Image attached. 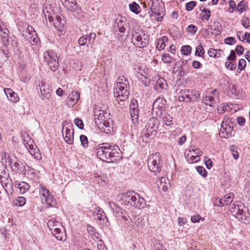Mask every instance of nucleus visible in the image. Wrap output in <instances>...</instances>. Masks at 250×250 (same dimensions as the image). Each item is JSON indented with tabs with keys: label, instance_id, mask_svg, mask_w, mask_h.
<instances>
[{
	"label": "nucleus",
	"instance_id": "obj_1",
	"mask_svg": "<svg viewBox=\"0 0 250 250\" xmlns=\"http://www.w3.org/2000/svg\"><path fill=\"white\" fill-rule=\"evenodd\" d=\"M116 87L114 89V94L116 100L121 105H125L128 104L127 101L129 95V84L127 78L124 76L118 77Z\"/></svg>",
	"mask_w": 250,
	"mask_h": 250
},
{
	"label": "nucleus",
	"instance_id": "obj_2",
	"mask_svg": "<svg viewBox=\"0 0 250 250\" xmlns=\"http://www.w3.org/2000/svg\"><path fill=\"white\" fill-rule=\"evenodd\" d=\"M117 199L122 201L126 206H134L139 208H144L146 202L145 200L140 196V195L134 191H128L117 195Z\"/></svg>",
	"mask_w": 250,
	"mask_h": 250
},
{
	"label": "nucleus",
	"instance_id": "obj_3",
	"mask_svg": "<svg viewBox=\"0 0 250 250\" xmlns=\"http://www.w3.org/2000/svg\"><path fill=\"white\" fill-rule=\"evenodd\" d=\"M230 211L232 215L235 216L238 220L245 224L250 223V213L248 208L241 202L232 204L230 208Z\"/></svg>",
	"mask_w": 250,
	"mask_h": 250
},
{
	"label": "nucleus",
	"instance_id": "obj_4",
	"mask_svg": "<svg viewBox=\"0 0 250 250\" xmlns=\"http://www.w3.org/2000/svg\"><path fill=\"white\" fill-rule=\"evenodd\" d=\"M117 149L119 150L117 146H112L107 143H103L97 149V155L103 161L109 162V161H112L111 158L114 157L113 151Z\"/></svg>",
	"mask_w": 250,
	"mask_h": 250
},
{
	"label": "nucleus",
	"instance_id": "obj_5",
	"mask_svg": "<svg viewBox=\"0 0 250 250\" xmlns=\"http://www.w3.org/2000/svg\"><path fill=\"white\" fill-rule=\"evenodd\" d=\"M110 114L104 110L98 109L94 111V121L95 124L98 125L100 129H104L105 132V130L104 127L108 128L107 131H109Z\"/></svg>",
	"mask_w": 250,
	"mask_h": 250
},
{
	"label": "nucleus",
	"instance_id": "obj_6",
	"mask_svg": "<svg viewBox=\"0 0 250 250\" xmlns=\"http://www.w3.org/2000/svg\"><path fill=\"white\" fill-rule=\"evenodd\" d=\"M132 42L137 47L143 48L149 43V37L143 30H138L132 32Z\"/></svg>",
	"mask_w": 250,
	"mask_h": 250
},
{
	"label": "nucleus",
	"instance_id": "obj_7",
	"mask_svg": "<svg viewBox=\"0 0 250 250\" xmlns=\"http://www.w3.org/2000/svg\"><path fill=\"white\" fill-rule=\"evenodd\" d=\"M235 120L225 117L221 124L219 135L221 138L228 139L231 136V133L235 124Z\"/></svg>",
	"mask_w": 250,
	"mask_h": 250
},
{
	"label": "nucleus",
	"instance_id": "obj_8",
	"mask_svg": "<svg viewBox=\"0 0 250 250\" xmlns=\"http://www.w3.org/2000/svg\"><path fill=\"white\" fill-rule=\"evenodd\" d=\"M127 26V23L125 18H117L115 21L114 30L115 32L119 31L118 34V38L121 41H125L126 36L128 35V32L125 33L126 27Z\"/></svg>",
	"mask_w": 250,
	"mask_h": 250
},
{
	"label": "nucleus",
	"instance_id": "obj_9",
	"mask_svg": "<svg viewBox=\"0 0 250 250\" xmlns=\"http://www.w3.org/2000/svg\"><path fill=\"white\" fill-rule=\"evenodd\" d=\"M148 168L151 171L156 172L161 170L162 161L160 153H155L151 154L147 159Z\"/></svg>",
	"mask_w": 250,
	"mask_h": 250
},
{
	"label": "nucleus",
	"instance_id": "obj_10",
	"mask_svg": "<svg viewBox=\"0 0 250 250\" xmlns=\"http://www.w3.org/2000/svg\"><path fill=\"white\" fill-rule=\"evenodd\" d=\"M43 13L45 19H48L50 22H53L54 27L57 30L60 31L61 33L63 31V21L62 20L61 17L55 15L53 16L48 10L46 11L45 9L43 10Z\"/></svg>",
	"mask_w": 250,
	"mask_h": 250
},
{
	"label": "nucleus",
	"instance_id": "obj_11",
	"mask_svg": "<svg viewBox=\"0 0 250 250\" xmlns=\"http://www.w3.org/2000/svg\"><path fill=\"white\" fill-rule=\"evenodd\" d=\"M202 154L201 150L195 146H190L188 150L185 152L187 161L189 164L196 163L200 160V156Z\"/></svg>",
	"mask_w": 250,
	"mask_h": 250
},
{
	"label": "nucleus",
	"instance_id": "obj_12",
	"mask_svg": "<svg viewBox=\"0 0 250 250\" xmlns=\"http://www.w3.org/2000/svg\"><path fill=\"white\" fill-rule=\"evenodd\" d=\"M166 100L163 98L159 97L157 98L152 105V112L158 116L162 114V110L165 108Z\"/></svg>",
	"mask_w": 250,
	"mask_h": 250
},
{
	"label": "nucleus",
	"instance_id": "obj_13",
	"mask_svg": "<svg viewBox=\"0 0 250 250\" xmlns=\"http://www.w3.org/2000/svg\"><path fill=\"white\" fill-rule=\"evenodd\" d=\"M39 191L41 197L43 202H45L46 204L51 206L53 203L54 198L53 196L50 194L48 189H46L43 186L40 185Z\"/></svg>",
	"mask_w": 250,
	"mask_h": 250
},
{
	"label": "nucleus",
	"instance_id": "obj_14",
	"mask_svg": "<svg viewBox=\"0 0 250 250\" xmlns=\"http://www.w3.org/2000/svg\"><path fill=\"white\" fill-rule=\"evenodd\" d=\"M137 100L133 99L131 100L129 105L130 114L133 124L138 123L139 111Z\"/></svg>",
	"mask_w": 250,
	"mask_h": 250
},
{
	"label": "nucleus",
	"instance_id": "obj_15",
	"mask_svg": "<svg viewBox=\"0 0 250 250\" xmlns=\"http://www.w3.org/2000/svg\"><path fill=\"white\" fill-rule=\"evenodd\" d=\"M154 2H152V5L150 7V11L154 16H158L157 21H161L163 19V17L165 14V9L164 5L157 4L153 5Z\"/></svg>",
	"mask_w": 250,
	"mask_h": 250
},
{
	"label": "nucleus",
	"instance_id": "obj_16",
	"mask_svg": "<svg viewBox=\"0 0 250 250\" xmlns=\"http://www.w3.org/2000/svg\"><path fill=\"white\" fill-rule=\"evenodd\" d=\"M218 93L215 90L207 94L203 98V102L207 105L212 106L218 98Z\"/></svg>",
	"mask_w": 250,
	"mask_h": 250
},
{
	"label": "nucleus",
	"instance_id": "obj_17",
	"mask_svg": "<svg viewBox=\"0 0 250 250\" xmlns=\"http://www.w3.org/2000/svg\"><path fill=\"white\" fill-rule=\"evenodd\" d=\"M61 227L63 228L61 223L56 221L52 233L58 240H65L66 235L65 234V232L61 230Z\"/></svg>",
	"mask_w": 250,
	"mask_h": 250
},
{
	"label": "nucleus",
	"instance_id": "obj_18",
	"mask_svg": "<svg viewBox=\"0 0 250 250\" xmlns=\"http://www.w3.org/2000/svg\"><path fill=\"white\" fill-rule=\"evenodd\" d=\"M25 147L28 149L30 153L35 158L39 159L41 158L40 150L35 142H26L24 144Z\"/></svg>",
	"mask_w": 250,
	"mask_h": 250
},
{
	"label": "nucleus",
	"instance_id": "obj_19",
	"mask_svg": "<svg viewBox=\"0 0 250 250\" xmlns=\"http://www.w3.org/2000/svg\"><path fill=\"white\" fill-rule=\"evenodd\" d=\"M0 181L3 187L4 188L5 191L8 194V188L9 187L10 189L12 188L11 180L9 174L5 169L4 170V175L0 174Z\"/></svg>",
	"mask_w": 250,
	"mask_h": 250
},
{
	"label": "nucleus",
	"instance_id": "obj_20",
	"mask_svg": "<svg viewBox=\"0 0 250 250\" xmlns=\"http://www.w3.org/2000/svg\"><path fill=\"white\" fill-rule=\"evenodd\" d=\"M155 79H156V83L154 86L155 90L159 92H163L164 90H167V81L164 78L158 76Z\"/></svg>",
	"mask_w": 250,
	"mask_h": 250
},
{
	"label": "nucleus",
	"instance_id": "obj_21",
	"mask_svg": "<svg viewBox=\"0 0 250 250\" xmlns=\"http://www.w3.org/2000/svg\"><path fill=\"white\" fill-rule=\"evenodd\" d=\"M9 31L7 28L5 27L2 21H0V36L1 41L4 45L8 44Z\"/></svg>",
	"mask_w": 250,
	"mask_h": 250
},
{
	"label": "nucleus",
	"instance_id": "obj_22",
	"mask_svg": "<svg viewBox=\"0 0 250 250\" xmlns=\"http://www.w3.org/2000/svg\"><path fill=\"white\" fill-rule=\"evenodd\" d=\"M40 86L42 99V100L48 99L51 96L50 89L48 88L42 82L41 85L40 84Z\"/></svg>",
	"mask_w": 250,
	"mask_h": 250
},
{
	"label": "nucleus",
	"instance_id": "obj_23",
	"mask_svg": "<svg viewBox=\"0 0 250 250\" xmlns=\"http://www.w3.org/2000/svg\"><path fill=\"white\" fill-rule=\"evenodd\" d=\"M156 183L159 189H162L164 191L167 190L170 184L168 180L164 177L158 178V180L156 181Z\"/></svg>",
	"mask_w": 250,
	"mask_h": 250
},
{
	"label": "nucleus",
	"instance_id": "obj_24",
	"mask_svg": "<svg viewBox=\"0 0 250 250\" xmlns=\"http://www.w3.org/2000/svg\"><path fill=\"white\" fill-rule=\"evenodd\" d=\"M109 206L110 208L117 216H120L125 213V211L114 202H109Z\"/></svg>",
	"mask_w": 250,
	"mask_h": 250
},
{
	"label": "nucleus",
	"instance_id": "obj_25",
	"mask_svg": "<svg viewBox=\"0 0 250 250\" xmlns=\"http://www.w3.org/2000/svg\"><path fill=\"white\" fill-rule=\"evenodd\" d=\"M4 92L9 100L14 103H17L19 101V98L17 93L10 88H5Z\"/></svg>",
	"mask_w": 250,
	"mask_h": 250
},
{
	"label": "nucleus",
	"instance_id": "obj_26",
	"mask_svg": "<svg viewBox=\"0 0 250 250\" xmlns=\"http://www.w3.org/2000/svg\"><path fill=\"white\" fill-rule=\"evenodd\" d=\"M44 62L59 60L57 54L53 51H47L44 53Z\"/></svg>",
	"mask_w": 250,
	"mask_h": 250
},
{
	"label": "nucleus",
	"instance_id": "obj_27",
	"mask_svg": "<svg viewBox=\"0 0 250 250\" xmlns=\"http://www.w3.org/2000/svg\"><path fill=\"white\" fill-rule=\"evenodd\" d=\"M15 187L19 189L21 194H23L27 191L30 188L29 185L27 183L23 182H19L18 181L15 182Z\"/></svg>",
	"mask_w": 250,
	"mask_h": 250
},
{
	"label": "nucleus",
	"instance_id": "obj_28",
	"mask_svg": "<svg viewBox=\"0 0 250 250\" xmlns=\"http://www.w3.org/2000/svg\"><path fill=\"white\" fill-rule=\"evenodd\" d=\"M189 90L185 89L182 90L179 94L178 100L180 102H189Z\"/></svg>",
	"mask_w": 250,
	"mask_h": 250
},
{
	"label": "nucleus",
	"instance_id": "obj_29",
	"mask_svg": "<svg viewBox=\"0 0 250 250\" xmlns=\"http://www.w3.org/2000/svg\"><path fill=\"white\" fill-rule=\"evenodd\" d=\"M63 5L68 11L74 12L77 8V2L76 0H64Z\"/></svg>",
	"mask_w": 250,
	"mask_h": 250
},
{
	"label": "nucleus",
	"instance_id": "obj_30",
	"mask_svg": "<svg viewBox=\"0 0 250 250\" xmlns=\"http://www.w3.org/2000/svg\"><path fill=\"white\" fill-rule=\"evenodd\" d=\"M234 194L233 193H229L226 194L223 198L220 199L219 206H224L230 203L233 199Z\"/></svg>",
	"mask_w": 250,
	"mask_h": 250
},
{
	"label": "nucleus",
	"instance_id": "obj_31",
	"mask_svg": "<svg viewBox=\"0 0 250 250\" xmlns=\"http://www.w3.org/2000/svg\"><path fill=\"white\" fill-rule=\"evenodd\" d=\"M158 121L157 119L154 117L151 118L148 120L146 125L147 131H148L149 129L155 130V128H157L158 127Z\"/></svg>",
	"mask_w": 250,
	"mask_h": 250
},
{
	"label": "nucleus",
	"instance_id": "obj_32",
	"mask_svg": "<svg viewBox=\"0 0 250 250\" xmlns=\"http://www.w3.org/2000/svg\"><path fill=\"white\" fill-rule=\"evenodd\" d=\"M62 132L65 141H71L72 139L73 140H74V137L73 131H71L70 129H68L67 127H65V128L63 127Z\"/></svg>",
	"mask_w": 250,
	"mask_h": 250
},
{
	"label": "nucleus",
	"instance_id": "obj_33",
	"mask_svg": "<svg viewBox=\"0 0 250 250\" xmlns=\"http://www.w3.org/2000/svg\"><path fill=\"white\" fill-rule=\"evenodd\" d=\"M35 31L33 30V28L31 26H27V28L25 31H23L22 35L24 38L25 41H26L31 36L34 35Z\"/></svg>",
	"mask_w": 250,
	"mask_h": 250
},
{
	"label": "nucleus",
	"instance_id": "obj_34",
	"mask_svg": "<svg viewBox=\"0 0 250 250\" xmlns=\"http://www.w3.org/2000/svg\"><path fill=\"white\" fill-rule=\"evenodd\" d=\"M168 40L167 36H163L157 40L156 48L158 50H164L165 48V42Z\"/></svg>",
	"mask_w": 250,
	"mask_h": 250
},
{
	"label": "nucleus",
	"instance_id": "obj_35",
	"mask_svg": "<svg viewBox=\"0 0 250 250\" xmlns=\"http://www.w3.org/2000/svg\"><path fill=\"white\" fill-rule=\"evenodd\" d=\"M137 78L139 81L142 83L145 86H147L150 84V79L146 75H144L141 73H138Z\"/></svg>",
	"mask_w": 250,
	"mask_h": 250
},
{
	"label": "nucleus",
	"instance_id": "obj_36",
	"mask_svg": "<svg viewBox=\"0 0 250 250\" xmlns=\"http://www.w3.org/2000/svg\"><path fill=\"white\" fill-rule=\"evenodd\" d=\"M189 102H197L199 100L200 97V93L199 91L195 90H189Z\"/></svg>",
	"mask_w": 250,
	"mask_h": 250
},
{
	"label": "nucleus",
	"instance_id": "obj_37",
	"mask_svg": "<svg viewBox=\"0 0 250 250\" xmlns=\"http://www.w3.org/2000/svg\"><path fill=\"white\" fill-rule=\"evenodd\" d=\"M45 63L46 64V65H48L49 69L53 72H54L56 70H57L59 67V60H57L55 61H53L51 62H45Z\"/></svg>",
	"mask_w": 250,
	"mask_h": 250
},
{
	"label": "nucleus",
	"instance_id": "obj_38",
	"mask_svg": "<svg viewBox=\"0 0 250 250\" xmlns=\"http://www.w3.org/2000/svg\"><path fill=\"white\" fill-rule=\"evenodd\" d=\"M207 31L214 36H217L221 33L220 29L212 25L208 26Z\"/></svg>",
	"mask_w": 250,
	"mask_h": 250
},
{
	"label": "nucleus",
	"instance_id": "obj_39",
	"mask_svg": "<svg viewBox=\"0 0 250 250\" xmlns=\"http://www.w3.org/2000/svg\"><path fill=\"white\" fill-rule=\"evenodd\" d=\"M238 147L234 145H231L229 147V150L231 152L232 155L235 160L238 159L239 157V153L237 151Z\"/></svg>",
	"mask_w": 250,
	"mask_h": 250
},
{
	"label": "nucleus",
	"instance_id": "obj_40",
	"mask_svg": "<svg viewBox=\"0 0 250 250\" xmlns=\"http://www.w3.org/2000/svg\"><path fill=\"white\" fill-rule=\"evenodd\" d=\"M80 98V94L77 91H73L70 96L69 100L73 103H76Z\"/></svg>",
	"mask_w": 250,
	"mask_h": 250
},
{
	"label": "nucleus",
	"instance_id": "obj_41",
	"mask_svg": "<svg viewBox=\"0 0 250 250\" xmlns=\"http://www.w3.org/2000/svg\"><path fill=\"white\" fill-rule=\"evenodd\" d=\"M181 53L185 55H188L191 53V47L189 45H184L181 48Z\"/></svg>",
	"mask_w": 250,
	"mask_h": 250
},
{
	"label": "nucleus",
	"instance_id": "obj_42",
	"mask_svg": "<svg viewBox=\"0 0 250 250\" xmlns=\"http://www.w3.org/2000/svg\"><path fill=\"white\" fill-rule=\"evenodd\" d=\"M130 10L135 13H138L139 12V9H140V6L136 2H133L129 5Z\"/></svg>",
	"mask_w": 250,
	"mask_h": 250
},
{
	"label": "nucleus",
	"instance_id": "obj_43",
	"mask_svg": "<svg viewBox=\"0 0 250 250\" xmlns=\"http://www.w3.org/2000/svg\"><path fill=\"white\" fill-rule=\"evenodd\" d=\"M12 168L13 170L21 173L22 171V164L18 162H16L14 163L13 166L12 167Z\"/></svg>",
	"mask_w": 250,
	"mask_h": 250
},
{
	"label": "nucleus",
	"instance_id": "obj_44",
	"mask_svg": "<svg viewBox=\"0 0 250 250\" xmlns=\"http://www.w3.org/2000/svg\"><path fill=\"white\" fill-rule=\"evenodd\" d=\"M162 60L164 63H168L172 62L173 58L168 54H164Z\"/></svg>",
	"mask_w": 250,
	"mask_h": 250
},
{
	"label": "nucleus",
	"instance_id": "obj_45",
	"mask_svg": "<svg viewBox=\"0 0 250 250\" xmlns=\"http://www.w3.org/2000/svg\"><path fill=\"white\" fill-rule=\"evenodd\" d=\"M26 203V199L24 197H18L16 200L15 205L19 207H22L25 205Z\"/></svg>",
	"mask_w": 250,
	"mask_h": 250
},
{
	"label": "nucleus",
	"instance_id": "obj_46",
	"mask_svg": "<svg viewBox=\"0 0 250 250\" xmlns=\"http://www.w3.org/2000/svg\"><path fill=\"white\" fill-rule=\"evenodd\" d=\"M164 122L167 125H173V118L169 115H167L164 117Z\"/></svg>",
	"mask_w": 250,
	"mask_h": 250
},
{
	"label": "nucleus",
	"instance_id": "obj_47",
	"mask_svg": "<svg viewBox=\"0 0 250 250\" xmlns=\"http://www.w3.org/2000/svg\"><path fill=\"white\" fill-rule=\"evenodd\" d=\"M204 49L202 45H199L196 47V51L195 53V55L201 57L202 55L204 54Z\"/></svg>",
	"mask_w": 250,
	"mask_h": 250
},
{
	"label": "nucleus",
	"instance_id": "obj_48",
	"mask_svg": "<svg viewBox=\"0 0 250 250\" xmlns=\"http://www.w3.org/2000/svg\"><path fill=\"white\" fill-rule=\"evenodd\" d=\"M36 36L37 34L36 33H34V35L31 36V37L28 39L26 41L29 42L30 43L32 44H35L37 43L38 42V39Z\"/></svg>",
	"mask_w": 250,
	"mask_h": 250
},
{
	"label": "nucleus",
	"instance_id": "obj_49",
	"mask_svg": "<svg viewBox=\"0 0 250 250\" xmlns=\"http://www.w3.org/2000/svg\"><path fill=\"white\" fill-rule=\"evenodd\" d=\"M197 172L204 177L207 176V172L205 168L201 166H198L196 168Z\"/></svg>",
	"mask_w": 250,
	"mask_h": 250
},
{
	"label": "nucleus",
	"instance_id": "obj_50",
	"mask_svg": "<svg viewBox=\"0 0 250 250\" xmlns=\"http://www.w3.org/2000/svg\"><path fill=\"white\" fill-rule=\"evenodd\" d=\"M196 6V2L194 1H191L186 4V9L188 11H191Z\"/></svg>",
	"mask_w": 250,
	"mask_h": 250
},
{
	"label": "nucleus",
	"instance_id": "obj_51",
	"mask_svg": "<svg viewBox=\"0 0 250 250\" xmlns=\"http://www.w3.org/2000/svg\"><path fill=\"white\" fill-rule=\"evenodd\" d=\"M197 30V28L194 25L190 24L187 28V31L191 34H194Z\"/></svg>",
	"mask_w": 250,
	"mask_h": 250
},
{
	"label": "nucleus",
	"instance_id": "obj_52",
	"mask_svg": "<svg viewBox=\"0 0 250 250\" xmlns=\"http://www.w3.org/2000/svg\"><path fill=\"white\" fill-rule=\"evenodd\" d=\"M245 2L244 0L241 1L236 6V10L240 12H243L245 8Z\"/></svg>",
	"mask_w": 250,
	"mask_h": 250
},
{
	"label": "nucleus",
	"instance_id": "obj_53",
	"mask_svg": "<svg viewBox=\"0 0 250 250\" xmlns=\"http://www.w3.org/2000/svg\"><path fill=\"white\" fill-rule=\"evenodd\" d=\"M246 65V61L243 59H241L239 60L238 62V69H240V70H242L244 69Z\"/></svg>",
	"mask_w": 250,
	"mask_h": 250
},
{
	"label": "nucleus",
	"instance_id": "obj_54",
	"mask_svg": "<svg viewBox=\"0 0 250 250\" xmlns=\"http://www.w3.org/2000/svg\"><path fill=\"white\" fill-rule=\"evenodd\" d=\"M225 66L227 68L230 70H234L236 68V64L232 62H226L225 63Z\"/></svg>",
	"mask_w": 250,
	"mask_h": 250
},
{
	"label": "nucleus",
	"instance_id": "obj_55",
	"mask_svg": "<svg viewBox=\"0 0 250 250\" xmlns=\"http://www.w3.org/2000/svg\"><path fill=\"white\" fill-rule=\"evenodd\" d=\"M87 40L88 39L87 36H83L79 39V44L81 46L84 45L86 44Z\"/></svg>",
	"mask_w": 250,
	"mask_h": 250
},
{
	"label": "nucleus",
	"instance_id": "obj_56",
	"mask_svg": "<svg viewBox=\"0 0 250 250\" xmlns=\"http://www.w3.org/2000/svg\"><path fill=\"white\" fill-rule=\"evenodd\" d=\"M4 159L6 163H8L9 166H11L12 162V159L10 158V156L5 152L3 153V156H2V159Z\"/></svg>",
	"mask_w": 250,
	"mask_h": 250
},
{
	"label": "nucleus",
	"instance_id": "obj_57",
	"mask_svg": "<svg viewBox=\"0 0 250 250\" xmlns=\"http://www.w3.org/2000/svg\"><path fill=\"white\" fill-rule=\"evenodd\" d=\"M236 42V40L234 37H228L225 39V43L227 44H234Z\"/></svg>",
	"mask_w": 250,
	"mask_h": 250
},
{
	"label": "nucleus",
	"instance_id": "obj_58",
	"mask_svg": "<svg viewBox=\"0 0 250 250\" xmlns=\"http://www.w3.org/2000/svg\"><path fill=\"white\" fill-rule=\"evenodd\" d=\"M75 124L80 129H83V122L82 120L78 118L75 119L74 120Z\"/></svg>",
	"mask_w": 250,
	"mask_h": 250
},
{
	"label": "nucleus",
	"instance_id": "obj_59",
	"mask_svg": "<svg viewBox=\"0 0 250 250\" xmlns=\"http://www.w3.org/2000/svg\"><path fill=\"white\" fill-rule=\"evenodd\" d=\"M227 110V106L225 104H221L220 106L218 107V112L219 114H223Z\"/></svg>",
	"mask_w": 250,
	"mask_h": 250
},
{
	"label": "nucleus",
	"instance_id": "obj_60",
	"mask_svg": "<svg viewBox=\"0 0 250 250\" xmlns=\"http://www.w3.org/2000/svg\"><path fill=\"white\" fill-rule=\"evenodd\" d=\"M87 38L88 39V42L90 43H93L96 37V35L95 33H91L89 35H87Z\"/></svg>",
	"mask_w": 250,
	"mask_h": 250
},
{
	"label": "nucleus",
	"instance_id": "obj_61",
	"mask_svg": "<svg viewBox=\"0 0 250 250\" xmlns=\"http://www.w3.org/2000/svg\"><path fill=\"white\" fill-rule=\"evenodd\" d=\"M56 220L53 219L49 220L47 223L48 228L51 230L53 231V228L55 224Z\"/></svg>",
	"mask_w": 250,
	"mask_h": 250
},
{
	"label": "nucleus",
	"instance_id": "obj_62",
	"mask_svg": "<svg viewBox=\"0 0 250 250\" xmlns=\"http://www.w3.org/2000/svg\"><path fill=\"white\" fill-rule=\"evenodd\" d=\"M244 50V47L241 45H237L235 51L236 53L239 55H242L243 53Z\"/></svg>",
	"mask_w": 250,
	"mask_h": 250
},
{
	"label": "nucleus",
	"instance_id": "obj_63",
	"mask_svg": "<svg viewBox=\"0 0 250 250\" xmlns=\"http://www.w3.org/2000/svg\"><path fill=\"white\" fill-rule=\"evenodd\" d=\"M205 164L206 165L208 169H210L211 168L212 165V161L210 159H209L208 157H206L205 158Z\"/></svg>",
	"mask_w": 250,
	"mask_h": 250
},
{
	"label": "nucleus",
	"instance_id": "obj_64",
	"mask_svg": "<svg viewBox=\"0 0 250 250\" xmlns=\"http://www.w3.org/2000/svg\"><path fill=\"white\" fill-rule=\"evenodd\" d=\"M242 25L245 28H248L250 26V20L249 19H243L242 20Z\"/></svg>",
	"mask_w": 250,
	"mask_h": 250
}]
</instances>
